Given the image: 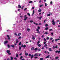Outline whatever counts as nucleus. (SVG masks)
Listing matches in <instances>:
<instances>
[{
  "instance_id": "27",
  "label": "nucleus",
  "mask_w": 60,
  "mask_h": 60,
  "mask_svg": "<svg viewBox=\"0 0 60 60\" xmlns=\"http://www.w3.org/2000/svg\"><path fill=\"white\" fill-rule=\"evenodd\" d=\"M25 55L26 56L28 55V53H25Z\"/></svg>"
},
{
  "instance_id": "51",
  "label": "nucleus",
  "mask_w": 60,
  "mask_h": 60,
  "mask_svg": "<svg viewBox=\"0 0 60 60\" xmlns=\"http://www.w3.org/2000/svg\"><path fill=\"white\" fill-rule=\"evenodd\" d=\"M42 6H43V4H42L41 5H40V7H42Z\"/></svg>"
},
{
  "instance_id": "16",
  "label": "nucleus",
  "mask_w": 60,
  "mask_h": 60,
  "mask_svg": "<svg viewBox=\"0 0 60 60\" xmlns=\"http://www.w3.org/2000/svg\"><path fill=\"white\" fill-rule=\"evenodd\" d=\"M8 41H6L4 43V44H6L7 43H8Z\"/></svg>"
},
{
  "instance_id": "19",
  "label": "nucleus",
  "mask_w": 60,
  "mask_h": 60,
  "mask_svg": "<svg viewBox=\"0 0 60 60\" xmlns=\"http://www.w3.org/2000/svg\"><path fill=\"white\" fill-rule=\"evenodd\" d=\"M38 50V48H36L35 49H34V50L35 51L36 50Z\"/></svg>"
},
{
  "instance_id": "28",
  "label": "nucleus",
  "mask_w": 60,
  "mask_h": 60,
  "mask_svg": "<svg viewBox=\"0 0 60 60\" xmlns=\"http://www.w3.org/2000/svg\"><path fill=\"white\" fill-rule=\"evenodd\" d=\"M30 29H29L28 28L27 29V31L28 32H29V31H30Z\"/></svg>"
},
{
  "instance_id": "35",
  "label": "nucleus",
  "mask_w": 60,
  "mask_h": 60,
  "mask_svg": "<svg viewBox=\"0 0 60 60\" xmlns=\"http://www.w3.org/2000/svg\"><path fill=\"white\" fill-rule=\"evenodd\" d=\"M40 60H43V58H40Z\"/></svg>"
},
{
  "instance_id": "59",
  "label": "nucleus",
  "mask_w": 60,
  "mask_h": 60,
  "mask_svg": "<svg viewBox=\"0 0 60 60\" xmlns=\"http://www.w3.org/2000/svg\"><path fill=\"white\" fill-rule=\"evenodd\" d=\"M15 35H16V36H18V34H16V33H15Z\"/></svg>"
},
{
  "instance_id": "13",
  "label": "nucleus",
  "mask_w": 60,
  "mask_h": 60,
  "mask_svg": "<svg viewBox=\"0 0 60 60\" xmlns=\"http://www.w3.org/2000/svg\"><path fill=\"white\" fill-rule=\"evenodd\" d=\"M16 43H18L19 42V41H18V39H16Z\"/></svg>"
},
{
  "instance_id": "41",
  "label": "nucleus",
  "mask_w": 60,
  "mask_h": 60,
  "mask_svg": "<svg viewBox=\"0 0 60 60\" xmlns=\"http://www.w3.org/2000/svg\"><path fill=\"white\" fill-rule=\"evenodd\" d=\"M44 41H46V39L45 38H44Z\"/></svg>"
},
{
  "instance_id": "61",
  "label": "nucleus",
  "mask_w": 60,
  "mask_h": 60,
  "mask_svg": "<svg viewBox=\"0 0 60 60\" xmlns=\"http://www.w3.org/2000/svg\"><path fill=\"white\" fill-rule=\"evenodd\" d=\"M32 9H34V7H32Z\"/></svg>"
},
{
  "instance_id": "62",
  "label": "nucleus",
  "mask_w": 60,
  "mask_h": 60,
  "mask_svg": "<svg viewBox=\"0 0 60 60\" xmlns=\"http://www.w3.org/2000/svg\"><path fill=\"white\" fill-rule=\"evenodd\" d=\"M53 33H51V34H52V35H53Z\"/></svg>"
},
{
  "instance_id": "33",
  "label": "nucleus",
  "mask_w": 60,
  "mask_h": 60,
  "mask_svg": "<svg viewBox=\"0 0 60 60\" xmlns=\"http://www.w3.org/2000/svg\"><path fill=\"white\" fill-rule=\"evenodd\" d=\"M38 50L39 51H41V49L39 48L38 49Z\"/></svg>"
},
{
  "instance_id": "55",
  "label": "nucleus",
  "mask_w": 60,
  "mask_h": 60,
  "mask_svg": "<svg viewBox=\"0 0 60 60\" xmlns=\"http://www.w3.org/2000/svg\"><path fill=\"white\" fill-rule=\"evenodd\" d=\"M32 39H33V40H34L35 39V38L34 37H33L32 38Z\"/></svg>"
},
{
  "instance_id": "48",
  "label": "nucleus",
  "mask_w": 60,
  "mask_h": 60,
  "mask_svg": "<svg viewBox=\"0 0 60 60\" xmlns=\"http://www.w3.org/2000/svg\"><path fill=\"white\" fill-rule=\"evenodd\" d=\"M34 58H35V59L38 58V57L37 56H35L34 57Z\"/></svg>"
},
{
  "instance_id": "5",
  "label": "nucleus",
  "mask_w": 60,
  "mask_h": 60,
  "mask_svg": "<svg viewBox=\"0 0 60 60\" xmlns=\"http://www.w3.org/2000/svg\"><path fill=\"white\" fill-rule=\"evenodd\" d=\"M37 18L38 19H39L40 20H41V19L42 18V16H41L40 17H37Z\"/></svg>"
},
{
  "instance_id": "12",
  "label": "nucleus",
  "mask_w": 60,
  "mask_h": 60,
  "mask_svg": "<svg viewBox=\"0 0 60 60\" xmlns=\"http://www.w3.org/2000/svg\"><path fill=\"white\" fill-rule=\"evenodd\" d=\"M34 13V11L33 10V13L32 14V16H33Z\"/></svg>"
},
{
  "instance_id": "17",
  "label": "nucleus",
  "mask_w": 60,
  "mask_h": 60,
  "mask_svg": "<svg viewBox=\"0 0 60 60\" xmlns=\"http://www.w3.org/2000/svg\"><path fill=\"white\" fill-rule=\"evenodd\" d=\"M34 56H38V55L37 54H35L34 55Z\"/></svg>"
},
{
  "instance_id": "56",
  "label": "nucleus",
  "mask_w": 60,
  "mask_h": 60,
  "mask_svg": "<svg viewBox=\"0 0 60 60\" xmlns=\"http://www.w3.org/2000/svg\"><path fill=\"white\" fill-rule=\"evenodd\" d=\"M46 42H44V44L45 45L46 44Z\"/></svg>"
},
{
  "instance_id": "37",
  "label": "nucleus",
  "mask_w": 60,
  "mask_h": 60,
  "mask_svg": "<svg viewBox=\"0 0 60 60\" xmlns=\"http://www.w3.org/2000/svg\"><path fill=\"white\" fill-rule=\"evenodd\" d=\"M47 16H50V14H49L47 15Z\"/></svg>"
},
{
  "instance_id": "14",
  "label": "nucleus",
  "mask_w": 60,
  "mask_h": 60,
  "mask_svg": "<svg viewBox=\"0 0 60 60\" xmlns=\"http://www.w3.org/2000/svg\"><path fill=\"white\" fill-rule=\"evenodd\" d=\"M49 56H50L49 55L47 56L45 58H49Z\"/></svg>"
},
{
  "instance_id": "42",
  "label": "nucleus",
  "mask_w": 60,
  "mask_h": 60,
  "mask_svg": "<svg viewBox=\"0 0 60 60\" xmlns=\"http://www.w3.org/2000/svg\"><path fill=\"white\" fill-rule=\"evenodd\" d=\"M38 29H40V27H39V26H38Z\"/></svg>"
},
{
  "instance_id": "11",
  "label": "nucleus",
  "mask_w": 60,
  "mask_h": 60,
  "mask_svg": "<svg viewBox=\"0 0 60 60\" xmlns=\"http://www.w3.org/2000/svg\"><path fill=\"white\" fill-rule=\"evenodd\" d=\"M24 20H26V19H27V18H28V17H25V18H24Z\"/></svg>"
},
{
  "instance_id": "10",
  "label": "nucleus",
  "mask_w": 60,
  "mask_h": 60,
  "mask_svg": "<svg viewBox=\"0 0 60 60\" xmlns=\"http://www.w3.org/2000/svg\"><path fill=\"white\" fill-rule=\"evenodd\" d=\"M41 10L40 8L39 9V10L38 11L39 12H41Z\"/></svg>"
},
{
  "instance_id": "45",
  "label": "nucleus",
  "mask_w": 60,
  "mask_h": 60,
  "mask_svg": "<svg viewBox=\"0 0 60 60\" xmlns=\"http://www.w3.org/2000/svg\"><path fill=\"white\" fill-rule=\"evenodd\" d=\"M45 6H47V3H45Z\"/></svg>"
},
{
  "instance_id": "58",
  "label": "nucleus",
  "mask_w": 60,
  "mask_h": 60,
  "mask_svg": "<svg viewBox=\"0 0 60 60\" xmlns=\"http://www.w3.org/2000/svg\"><path fill=\"white\" fill-rule=\"evenodd\" d=\"M26 15H25L24 18H26Z\"/></svg>"
},
{
  "instance_id": "18",
  "label": "nucleus",
  "mask_w": 60,
  "mask_h": 60,
  "mask_svg": "<svg viewBox=\"0 0 60 60\" xmlns=\"http://www.w3.org/2000/svg\"><path fill=\"white\" fill-rule=\"evenodd\" d=\"M49 51H52V50H51V48H49Z\"/></svg>"
},
{
  "instance_id": "38",
  "label": "nucleus",
  "mask_w": 60,
  "mask_h": 60,
  "mask_svg": "<svg viewBox=\"0 0 60 60\" xmlns=\"http://www.w3.org/2000/svg\"><path fill=\"white\" fill-rule=\"evenodd\" d=\"M23 58V56H21L20 57V59H21Z\"/></svg>"
},
{
  "instance_id": "57",
  "label": "nucleus",
  "mask_w": 60,
  "mask_h": 60,
  "mask_svg": "<svg viewBox=\"0 0 60 60\" xmlns=\"http://www.w3.org/2000/svg\"><path fill=\"white\" fill-rule=\"evenodd\" d=\"M40 41H38L37 42L38 44H39L40 43Z\"/></svg>"
},
{
  "instance_id": "15",
  "label": "nucleus",
  "mask_w": 60,
  "mask_h": 60,
  "mask_svg": "<svg viewBox=\"0 0 60 60\" xmlns=\"http://www.w3.org/2000/svg\"><path fill=\"white\" fill-rule=\"evenodd\" d=\"M21 33H20L18 34V36H20V35H21Z\"/></svg>"
},
{
  "instance_id": "9",
  "label": "nucleus",
  "mask_w": 60,
  "mask_h": 60,
  "mask_svg": "<svg viewBox=\"0 0 60 60\" xmlns=\"http://www.w3.org/2000/svg\"><path fill=\"white\" fill-rule=\"evenodd\" d=\"M7 36L8 37V40H10V38L9 37V35H7Z\"/></svg>"
},
{
  "instance_id": "29",
  "label": "nucleus",
  "mask_w": 60,
  "mask_h": 60,
  "mask_svg": "<svg viewBox=\"0 0 60 60\" xmlns=\"http://www.w3.org/2000/svg\"><path fill=\"white\" fill-rule=\"evenodd\" d=\"M45 30H48V27H47L46 28H45Z\"/></svg>"
},
{
  "instance_id": "39",
  "label": "nucleus",
  "mask_w": 60,
  "mask_h": 60,
  "mask_svg": "<svg viewBox=\"0 0 60 60\" xmlns=\"http://www.w3.org/2000/svg\"><path fill=\"white\" fill-rule=\"evenodd\" d=\"M37 33H39V34H41V33H40V31H38L37 32Z\"/></svg>"
},
{
  "instance_id": "64",
  "label": "nucleus",
  "mask_w": 60,
  "mask_h": 60,
  "mask_svg": "<svg viewBox=\"0 0 60 60\" xmlns=\"http://www.w3.org/2000/svg\"><path fill=\"white\" fill-rule=\"evenodd\" d=\"M41 0H40L39 1V3H41Z\"/></svg>"
},
{
  "instance_id": "2",
  "label": "nucleus",
  "mask_w": 60,
  "mask_h": 60,
  "mask_svg": "<svg viewBox=\"0 0 60 60\" xmlns=\"http://www.w3.org/2000/svg\"><path fill=\"white\" fill-rule=\"evenodd\" d=\"M52 24L53 25H55V21L54 20V19H53L52 20Z\"/></svg>"
},
{
  "instance_id": "46",
  "label": "nucleus",
  "mask_w": 60,
  "mask_h": 60,
  "mask_svg": "<svg viewBox=\"0 0 60 60\" xmlns=\"http://www.w3.org/2000/svg\"><path fill=\"white\" fill-rule=\"evenodd\" d=\"M58 47V46L56 45L55 46V48H57V47Z\"/></svg>"
},
{
  "instance_id": "26",
  "label": "nucleus",
  "mask_w": 60,
  "mask_h": 60,
  "mask_svg": "<svg viewBox=\"0 0 60 60\" xmlns=\"http://www.w3.org/2000/svg\"><path fill=\"white\" fill-rule=\"evenodd\" d=\"M58 57H55V59L56 60H57V59H58Z\"/></svg>"
},
{
  "instance_id": "47",
  "label": "nucleus",
  "mask_w": 60,
  "mask_h": 60,
  "mask_svg": "<svg viewBox=\"0 0 60 60\" xmlns=\"http://www.w3.org/2000/svg\"><path fill=\"white\" fill-rule=\"evenodd\" d=\"M38 46H39V47H40L41 46V45L40 44H39L38 45Z\"/></svg>"
},
{
  "instance_id": "63",
  "label": "nucleus",
  "mask_w": 60,
  "mask_h": 60,
  "mask_svg": "<svg viewBox=\"0 0 60 60\" xmlns=\"http://www.w3.org/2000/svg\"><path fill=\"white\" fill-rule=\"evenodd\" d=\"M53 49H55V47L54 46H53Z\"/></svg>"
},
{
  "instance_id": "50",
  "label": "nucleus",
  "mask_w": 60,
  "mask_h": 60,
  "mask_svg": "<svg viewBox=\"0 0 60 60\" xmlns=\"http://www.w3.org/2000/svg\"><path fill=\"white\" fill-rule=\"evenodd\" d=\"M47 44H45V45L44 47H47Z\"/></svg>"
},
{
  "instance_id": "40",
  "label": "nucleus",
  "mask_w": 60,
  "mask_h": 60,
  "mask_svg": "<svg viewBox=\"0 0 60 60\" xmlns=\"http://www.w3.org/2000/svg\"><path fill=\"white\" fill-rule=\"evenodd\" d=\"M24 6H22V7L21 8V9H22V10H23V8H24Z\"/></svg>"
},
{
  "instance_id": "34",
  "label": "nucleus",
  "mask_w": 60,
  "mask_h": 60,
  "mask_svg": "<svg viewBox=\"0 0 60 60\" xmlns=\"http://www.w3.org/2000/svg\"><path fill=\"white\" fill-rule=\"evenodd\" d=\"M27 14L28 16H30V14L29 13H28Z\"/></svg>"
},
{
  "instance_id": "6",
  "label": "nucleus",
  "mask_w": 60,
  "mask_h": 60,
  "mask_svg": "<svg viewBox=\"0 0 60 60\" xmlns=\"http://www.w3.org/2000/svg\"><path fill=\"white\" fill-rule=\"evenodd\" d=\"M7 53H10L11 52V51H10V50H7L6 51Z\"/></svg>"
},
{
  "instance_id": "53",
  "label": "nucleus",
  "mask_w": 60,
  "mask_h": 60,
  "mask_svg": "<svg viewBox=\"0 0 60 60\" xmlns=\"http://www.w3.org/2000/svg\"><path fill=\"white\" fill-rule=\"evenodd\" d=\"M47 40H49V37H47Z\"/></svg>"
},
{
  "instance_id": "8",
  "label": "nucleus",
  "mask_w": 60,
  "mask_h": 60,
  "mask_svg": "<svg viewBox=\"0 0 60 60\" xmlns=\"http://www.w3.org/2000/svg\"><path fill=\"white\" fill-rule=\"evenodd\" d=\"M58 40H60V39L58 38V39H56L55 40V41L56 42Z\"/></svg>"
},
{
  "instance_id": "4",
  "label": "nucleus",
  "mask_w": 60,
  "mask_h": 60,
  "mask_svg": "<svg viewBox=\"0 0 60 60\" xmlns=\"http://www.w3.org/2000/svg\"><path fill=\"white\" fill-rule=\"evenodd\" d=\"M26 45H23V44H22L21 45V47L22 48L23 47V48H26Z\"/></svg>"
},
{
  "instance_id": "7",
  "label": "nucleus",
  "mask_w": 60,
  "mask_h": 60,
  "mask_svg": "<svg viewBox=\"0 0 60 60\" xmlns=\"http://www.w3.org/2000/svg\"><path fill=\"white\" fill-rule=\"evenodd\" d=\"M18 8H19V9H21V6L20 5H18Z\"/></svg>"
},
{
  "instance_id": "20",
  "label": "nucleus",
  "mask_w": 60,
  "mask_h": 60,
  "mask_svg": "<svg viewBox=\"0 0 60 60\" xmlns=\"http://www.w3.org/2000/svg\"><path fill=\"white\" fill-rule=\"evenodd\" d=\"M30 23H33V22H34V21L33 20H30Z\"/></svg>"
},
{
  "instance_id": "1",
  "label": "nucleus",
  "mask_w": 60,
  "mask_h": 60,
  "mask_svg": "<svg viewBox=\"0 0 60 60\" xmlns=\"http://www.w3.org/2000/svg\"><path fill=\"white\" fill-rule=\"evenodd\" d=\"M29 56H31V59H32V58H33L34 57V55H31V54H29Z\"/></svg>"
},
{
  "instance_id": "32",
  "label": "nucleus",
  "mask_w": 60,
  "mask_h": 60,
  "mask_svg": "<svg viewBox=\"0 0 60 60\" xmlns=\"http://www.w3.org/2000/svg\"><path fill=\"white\" fill-rule=\"evenodd\" d=\"M11 60H13V58L12 57H11Z\"/></svg>"
},
{
  "instance_id": "31",
  "label": "nucleus",
  "mask_w": 60,
  "mask_h": 60,
  "mask_svg": "<svg viewBox=\"0 0 60 60\" xmlns=\"http://www.w3.org/2000/svg\"><path fill=\"white\" fill-rule=\"evenodd\" d=\"M18 56H19V55H18V54H17L16 56V57H18Z\"/></svg>"
},
{
  "instance_id": "25",
  "label": "nucleus",
  "mask_w": 60,
  "mask_h": 60,
  "mask_svg": "<svg viewBox=\"0 0 60 60\" xmlns=\"http://www.w3.org/2000/svg\"><path fill=\"white\" fill-rule=\"evenodd\" d=\"M11 47H12V48H14V45H11Z\"/></svg>"
},
{
  "instance_id": "24",
  "label": "nucleus",
  "mask_w": 60,
  "mask_h": 60,
  "mask_svg": "<svg viewBox=\"0 0 60 60\" xmlns=\"http://www.w3.org/2000/svg\"><path fill=\"white\" fill-rule=\"evenodd\" d=\"M45 34H48V32H45V33H44Z\"/></svg>"
},
{
  "instance_id": "52",
  "label": "nucleus",
  "mask_w": 60,
  "mask_h": 60,
  "mask_svg": "<svg viewBox=\"0 0 60 60\" xmlns=\"http://www.w3.org/2000/svg\"><path fill=\"white\" fill-rule=\"evenodd\" d=\"M11 53H8V55H11Z\"/></svg>"
},
{
  "instance_id": "44",
  "label": "nucleus",
  "mask_w": 60,
  "mask_h": 60,
  "mask_svg": "<svg viewBox=\"0 0 60 60\" xmlns=\"http://www.w3.org/2000/svg\"><path fill=\"white\" fill-rule=\"evenodd\" d=\"M52 29H51L49 30V31H52Z\"/></svg>"
},
{
  "instance_id": "49",
  "label": "nucleus",
  "mask_w": 60,
  "mask_h": 60,
  "mask_svg": "<svg viewBox=\"0 0 60 60\" xmlns=\"http://www.w3.org/2000/svg\"><path fill=\"white\" fill-rule=\"evenodd\" d=\"M21 49V47L20 46H19V49L20 50V49Z\"/></svg>"
},
{
  "instance_id": "21",
  "label": "nucleus",
  "mask_w": 60,
  "mask_h": 60,
  "mask_svg": "<svg viewBox=\"0 0 60 60\" xmlns=\"http://www.w3.org/2000/svg\"><path fill=\"white\" fill-rule=\"evenodd\" d=\"M34 47H32L31 48V50H33L34 49Z\"/></svg>"
},
{
  "instance_id": "30",
  "label": "nucleus",
  "mask_w": 60,
  "mask_h": 60,
  "mask_svg": "<svg viewBox=\"0 0 60 60\" xmlns=\"http://www.w3.org/2000/svg\"><path fill=\"white\" fill-rule=\"evenodd\" d=\"M21 42H20L19 43V46H20V45H21Z\"/></svg>"
},
{
  "instance_id": "60",
  "label": "nucleus",
  "mask_w": 60,
  "mask_h": 60,
  "mask_svg": "<svg viewBox=\"0 0 60 60\" xmlns=\"http://www.w3.org/2000/svg\"><path fill=\"white\" fill-rule=\"evenodd\" d=\"M53 4V2H52V1H51L50 2V4Z\"/></svg>"
},
{
  "instance_id": "3",
  "label": "nucleus",
  "mask_w": 60,
  "mask_h": 60,
  "mask_svg": "<svg viewBox=\"0 0 60 60\" xmlns=\"http://www.w3.org/2000/svg\"><path fill=\"white\" fill-rule=\"evenodd\" d=\"M59 50H60L59 51L57 50L55 52V53H58V54H59V53H60V48Z\"/></svg>"
},
{
  "instance_id": "43",
  "label": "nucleus",
  "mask_w": 60,
  "mask_h": 60,
  "mask_svg": "<svg viewBox=\"0 0 60 60\" xmlns=\"http://www.w3.org/2000/svg\"><path fill=\"white\" fill-rule=\"evenodd\" d=\"M27 9V8H25V9H24V11H26V10Z\"/></svg>"
},
{
  "instance_id": "22",
  "label": "nucleus",
  "mask_w": 60,
  "mask_h": 60,
  "mask_svg": "<svg viewBox=\"0 0 60 60\" xmlns=\"http://www.w3.org/2000/svg\"><path fill=\"white\" fill-rule=\"evenodd\" d=\"M29 3H30V4H32V3H33V1H30L29 2Z\"/></svg>"
},
{
  "instance_id": "54",
  "label": "nucleus",
  "mask_w": 60,
  "mask_h": 60,
  "mask_svg": "<svg viewBox=\"0 0 60 60\" xmlns=\"http://www.w3.org/2000/svg\"><path fill=\"white\" fill-rule=\"evenodd\" d=\"M8 48H10V45H8Z\"/></svg>"
},
{
  "instance_id": "23",
  "label": "nucleus",
  "mask_w": 60,
  "mask_h": 60,
  "mask_svg": "<svg viewBox=\"0 0 60 60\" xmlns=\"http://www.w3.org/2000/svg\"><path fill=\"white\" fill-rule=\"evenodd\" d=\"M34 24H35L36 25H38V23H35V22H34Z\"/></svg>"
},
{
  "instance_id": "36",
  "label": "nucleus",
  "mask_w": 60,
  "mask_h": 60,
  "mask_svg": "<svg viewBox=\"0 0 60 60\" xmlns=\"http://www.w3.org/2000/svg\"><path fill=\"white\" fill-rule=\"evenodd\" d=\"M48 26V25L47 24H45V26L47 27V26Z\"/></svg>"
}]
</instances>
